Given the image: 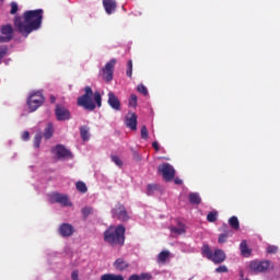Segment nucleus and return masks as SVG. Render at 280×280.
<instances>
[{
	"instance_id": "1",
	"label": "nucleus",
	"mask_w": 280,
	"mask_h": 280,
	"mask_svg": "<svg viewBox=\"0 0 280 280\" xmlns=\"http://www.w3.org/2000/svg\"><path fill=\"white\" fill-rule=\"evenodd\" d=\"M43 9L25 11L23 16L14 19V27L16 32L27 38L32 32L40 30L43 25Z\"/></svg>"
},
{
	"instance_id": "2",
	"label": "nucleus",
	"mask_w": 280,
	"mask_h": 280,
	"mask_svg": "<svg viewBox=\"0 0 280 280\" xmlns=\"http://www.w3.org/2000/svg\"><path fill=\"white\" fill-rule=\"evenodd\" d=\"M83 91L84 94L77 100L78 106L90 113H93L95 108H102V94L100 92L96 91L93 93V89L89 85L85 86Z\"/></svg>"
},
{
	"instance_id": "3",
	"label": "nucleus",
	"mask_w": 280,
	"mask_h": 280,
	"mask_svg": "<svg viewBox=\"0 0 280 280\" xmlns=\"http://www.w3.org/2000/svg\"><path fill=\"white\" fill-rule=\"evenodd\" d=\"M104 242L109 244V246H124L126 242V228L121 224L115 226H109L104 232Z\"/></svg>"
},
{
	"instance_id": "4",
	"label": "nucleus",
	"mask_w": 280,
	"mask_h": 280,
	"mask_svg": "<svg viewBox=\"0 0 280 280\" xmlns=\"http://www.w3.org/2000/svg\"><path fill=\"white\" fill-rule=\"evenodd\" d=\"M201 253L203 257H207L209 261H212V264L219 265L223 264V261H226V254L222 249H214L212 250L209 245H203L201 247Z\"/></svg>"
},
{
	"instance_id": "5",
	"label": "nucleus",
	"mask_w": 280,
	"mask_h": 280,
	"mask_svg": "<svg viewBox=\"0 0 280 280\" xmlns=\"http://www.w3.org/2000/svg\"><path fill=\"white\" fill-rule=\"evenodd\" d=\"M42 104H45V96L43 95V92L37 91L30 95L27 100V105L32 113L38 110Z\"/></svg>"
},
{
	"instance_id": "6",
	"label": "nucleus",
	"mask_w": 280,
	"mask_h": 280,
	"mask_svg": "<svg viewBox=\"0 0 280 280\" xmlns=\"http://www.w3.org/2000/svg\"><path fill=\"white\" fill-rule=\"evenodd\" d=\"M112 218L119 220V222H128L130 220V213L126 210V206L117 203L110 211Z\"/></svg>"
},
{
	"instance_id": "7",
	"label": "nucleus",
	"mask_w": 280,
	"mask_h": 280,
	"mask_svg": "<svg viewBox=\"0 0 280 280\" xmlns=\"http://www.w3.org/2000/svg\"><path fill=\"white\" fill-rule=\"evenodd\" d=\"M158 172L163 176L166 183L174 180V177L176 176V170L170 163L160 164Z\"/></svg>"
},
{
	"instance_id": "8",
	"label": "nucleus",
	"mask_w": 280,
	"mask_h": 280,
	"mask_svg": "<svg viewBox=\"0 0 280 280\" xmlns=\"http://www.w3.org/2000/svg\"><path fill=\"white\" fill-rule=\"evenodd\" d=\"M115 65H117V59H112L102 69L101 77L105 82H113V73H115Z\"/></svg>"
},
{
	"instance_id": "9",
	"label": "nucleus",
	"mask_w": 280,
	"mask_h": 280,
	"mask_svg": "<svg viewBox=\"0 0 280 280\" xmlns=\"http://www.w3.org/2000/svg\"><path fill=\"white\" fill-rule=\"evenodd\" d=\"M270 268V261L268 260H252L249 262V270L254 272V275H259L261 272H266Z\"/></svg>"
},
{
	"instance_id": "10",
	"label": "nucleus",
	"mask_w": 280,
	"mask_h": 280,
	"mask_svg": "<svg viewBox=\"0 0 280 280\" xmlns=\"http://www.w3.org/2000/svg\"><path fill=\"white\" fill-rule=\"evenodd\" d=\"M48 202L50 205H61V207H69V196L60 192H51L48 195Z\"/></svg>"
},
{
	"instance_id": "11",
	"label": "nucleus",
	"mask_w": 280,
	"mask_h": 280,
	"mask_svg": "<svg viewBox=\"0 0 280 280\" xmlns=\"http://www.w3.org/2000/svg\"><path fill=\"white\" fill-rule=\"evenodd\" d=\"M0 43H10L14 38V27L12 24H5L0 27Z\"/></svg>"
},
{
	"instance_id": "12",
	"label": "nucleus",
	"mask_w": 280,
	"mask_h": 280,
	"mask_svg": "<svg viewBox=\"0 0 280 280\" xmlns=\"http://www.w3.org/2000/svg\"><path fill=\"white\" fill-rule=\"evenodd\" d=\"M107 97V104L110 106V108H113V110H121V101H119L117 95H115L113 92H108Z\"/></svg>"
},
{
	"instance_id": "13",
	"label": "nucleus",
	"mask_w": 280,
	"mask_h": 280,
	"mask_svg": "<svg viewBox=\"0 0 280 280\" xmlns=\"http://www.w3.org/2000/svg\"><path fill=\"white\" fill-rule=\"evenodd\" d=\"M113 266L115 270H118V272H124V270H128V268H130V262L124 258H117Z\"/></svg>"
},
{
	"instance_id": "14",
	"label": "nucleus",
	"mask_w": 280,
	"mask_h": 280,
	"mask_svg": "<svg viewBox=\"0 0 280 280\" xmlns=\"http://www.w3.org/2000/svg\"><path fill=\"white\" fill-rule=\"evenodd\" d=\"M55 114H56L58 121H65V120L69 119V117L71 115L69 113V110L65 109V107H60V105L56 106Z\"/></svg>"
},
{
	"instance_id": "15",
	"label": "nucleus",
	"mask_w": 280,
	"mask_h": 280,
	"mask_svg": "<svg viewBox=\"0 0 280 280\" xmlns=\"http://www.w3.org/2000/svg\"><path fill=\"white\" fill-rule=\"evenodd\" d=\"M52 154H56L57 159H65L66 156H69V150H67L65 145L58 144L52 149Z\"/></svg>"
},
{
	"instance_id": "16",
	"label": "nucleus",
	"mask_w": 280,
	"mask_h": 280,
	"mask_svg": "<svg viewBox=\"0 0 280 280\" xmlns=\"http://www.w3.org/2000/svg\"><path fill=\"white\" fill-rule=\"evenodd\" d=\"M125 124L130 130H137V114L129 113L126 117Z\"/></svg>"
},
{
	"instance_id": "17",
	"label": "nucleus",
	"mask_w": 280,
	"mask_h": 280,
	"mask_svg": "<svg viewBox=\"0 0 280 280\" xmlns=\"http://www.w3.org/2000/svg\"><path fill=\"white\" fill-rule=\"evenodd\" d=\"M103 7L106 14H113L117 10V1L115 0H103Z\"/></svg>"
},
{
	"instance_id": "18",
	"label": "nucleus",
	"mask_w": 280,
	"mask_h": 280,
	"mask_svg": "<svg viewBox=\"0 0 280 280\" xmlns=\"http://www.w3.org/2000/svg\"><path fill=\"white\" fill-rule=\"evenodd\" d=\"M221 231H223L224 233L219 235L218 242L220 244H226L229 237H231V230H229V225L223 224L221 226Z\"/></svg>"
},
{
	"instance_id": "19",
	"label": "nucleus",
	"mask_w": 280,
	"mask_h": 280,
	"mask_svg": "<svg viewBox=\"0 0 280 280\" xmlns=\"http://www.w3.org/2000/svg\"><path fill=\"white\" fill-rule=\"evenodd\" d=\"M240 250H241V255L242 257H250V255H253V249H250L248 247V243L246 242V240H243L240 244Z\"/></svg>"
},
{
	"instance_id": "20",
	"label": "nucleus",
	"mask_w": 280,
	"mask_h": 280,
	"mask_svg": "<svg viewBox=\"0 0 280 280\" xmlns=\"http://www.w3.org/2000/svg\"><path fill=\"white\" fill-rule=\"evenodd\" d=\"M59 234L61 235V237H71V224L62 223L59 226Z\"/></svg>"
},
{
	"instance_id": "21",
	"label": "nucleus",
	"mask_w": 280,
	"mask_h": 280,
	"mask_svg": "<svg viewBox=\"0 0 280 280\" xmlns=\"http://www.w3.org/2000/svg\"><path fill=\"white\" fill-rule=\"evenodd\" d=\"M91 128H89V126H82L80 128V135H81V139L82 141H89V139H91Z\"/></svg>"
},
{
	"instance_id": "22",
	"label": "nucleus",
	"mask_w": 280,
	"mask_h": 280,
	"mask_svg": "<svg viewBox=\"0 0 280 280\" xmlns=\"http://www.w3.org/2000/svg\"><path fill=\"white\" fill-rule=\"evenodd\" d=\"M188 200L190 205H200L202 202V199L200 198V195H198V192H190L188 195Z\"/></svg>"
},
{
	"instance_id": "23",
	"label": "nucleus",
	"mask_w": 280,
	"mask_h": 280,
	"mask_svg": "<svg viewBox=\"0 0 280 280\" xmlns=\"http://www.w3.org/2000/svg\"><path fill=\"white\" fill-rule=\"evenodd\" d=\"M170 259V250H162L158 255V264H166Z\"/></svg>"
},
{
	"instance_id": "24",
	"label": "nucleus",
	"mask_w": 280,
	"mask_h": 280,
	"mask_svg": "<svg viewBox=\"0 0 280 280\" xmlns=\"http://www.w3.org/2000/svg\"><path fill=\"white\" fill-rule=\"evenodd\" d=\"M101 280H124V276L115 273H105L101 277Z\"/></svg>"
},
{
	"instance_id": "25",
	"label": "nucleus",
	"mask_w": 280,
	"mask_h": 280,
	"mask_svg": "<svg viewBox=\"0 0 280 280\" xmlns=\"http://www.w3.org/2000/svg\"><path fill=\"white\" fill-rule=\"evenodd\" d=\"M50 137H54V124L48 122L44 131V138L49 139Z\"/></svg>"
},
{
	"instance_id": "26",
	"label": "nucleus",
	"mask_w": 280,
	"mask_h": 280,
	"mask_svg": "<svg viewBox=\"0 0 280 280\" xmlns=\"http://www.w3.org/2000/svg\"><path fill=\"white\" fill-rule=\"evenodd\" d=\"M75 188L77 191H79L80 194H86V191H89V187H86V184L81 180L75 183Z\"/></svg>"
},
{
	"instance_id": "27",
	"label": "nucleus",
	"mask_w": 280,
	"mask_h": 280,
	"mask_svg": "<svg viewBox=\"0 0 280 280\" xmlns=\"http://www.w3.org/2000/svg\"><path fill=\"white\" fill-rule=\"evenodd\" d=\"M229 224L234 231H240V220L237 217H231L229 219Z\"/></svg>"
},
{
	"instance_id": "28",
	"label": "nucleus",
	"mask_w": 280,
	"mask_h": 280,
	"mask_svg": "<svg viewBox=\"0 0 280 280\" xmlns=\"http://www.w3.org/2000/svg\"><path fill=\"white\" fill-rule=\"evenodd\" d=\"M81 213H82V217L84 218V220H86V218H89L93 213V208L84 207V208H82Z\"/></svg>"
},
{
	"instance_id": "29",
	"label": "nucleus",
	"mask_w": 280,
	"mask_h": 280,
	"mask_svg": "<svg viewBox=\"0 0 280 280\" xmlns=\"http://www.w3.org/2000/svg\"><path fill=\"white\" fill-rule=\"evenodd\" d=\"M207 220L208 222H217L218 220V211L213 210V211H210L207 215Z\"/></svg>"
},
{
	"instance_id": "30",
	"label": "nucleus",
	"mask_w": 280,
	"mask_h": 280,
	"mask_svg": "<svg viewBox=\"0 0 280 280\" xmlns=\"http://www.w3.org/2000/svg\"><path fill=\"white\" fill-rule=\"evenodd\" d=\"M268 255H277L279 253V247L275 245H269L267 247Z\"/></svg>"
},
{
	"instance_id": "31",
	"label": "nucleus",
	"mask_w": 280,
	"mask_h": 280,
	"mask_svg": "<svg viewBox=\"0 0 280 280\" xmlns=\"http://www.w3.org/2000/svg\"><path fill=\"white\" fill-rule=\"evenodd\" d=\"M43 141V136L40 133H37L34 137V148H40V142Z\"/></svg>"
},
{
	"instance_id": "32",
	"label": "nucleus",
	"mask_w": 280,
	"mask_h": 280,
	"mask_svg": "<svg viewBox=\"0 0 280 280\" xmlns=\"http://www.w3.org/2000/svg\"><path fill=\"white\" fill-rule=\"evenodd\" d=\"M5 56H8V46H0V65Z\"/></svg>"
},
{
	"instance_id": "33",
	"label": "nucleus",
	"mask_w": 280,
	"mask_h": 280,
	"mask_svg": "<svg viewBox=\"0 0 280 280\" xmlns=\"http://www.w3.org/2000/svg\"><path fill=\"white\" fill-rule=\"evenodd\" d=\"M112 161L113 163H115V165H117L118 167H122L124 162L121 161V159H119V156L117 155H112Z\"/></svg>"
},
{
	"instance_id": "34",
	"label": "nucleus",
	"mask_w": 280,
	"mask_h": 280,
	"mask_svg": "<svg viewBox=\"0 0 280 280\" xmlns=\"http://www.w3.org/2000/svg\"><path fill=\"white\" fill-rule=\"evenodd\" d=\"M137 91L144 96L148 95V88H145V85H143V84H139L137 86Z\"/></svg>"
},
{
	"instance_id": "35",
	"label": "nucleus",
	"mask_w": 280,
	"mask_h": 280,
	"mask_svg": "<svg viewBox=\"0 0 280 280\" xmlns=\"http://www.w3.org/2000/svg\"><path fill=\"white\" fill-rule=\"evenodd\" d=\"M140 279L141 280H153L154 277L150 272H142V273H140Z\"/></svg>"
},
{
	"instance_id": "36",
	"label": "nucleus",
	"mask_w": 280,
	"mask_h": 280,
	"mask_svg": "<svg viewBox=\"0 0 280 280\" xmlns=\"http://www.w3.org/2000/svg\"><path fill=\"white\" fill-rule=\"evenodd\" d=\"M127 75H128V78H132V60H129L128 62H127Z\"/></svg>"
},
{
	"instance_id": "37",
	"label": "nucleus",
	"mask_w": 280,
	"mask_h": 280,
	"mask_svg": "<svg viewBox=\"0 0 280 280\" xmlns=\"http://www.w3.org/2000/svg\"><path fill=\"white\" fill-rule=\"evenodd\" d=\"M129 106L133 107L137 106V94H131L129 100Z\"/></svg>"
},
{
	"instance_id": "38",
	"label": "nucleus",
	"mask_w": 280,
	"mask_h": 280,
	"mask_svg": "<svg viewBox=\"0 0 280 280\" xmlns=\"http://www.w3.org/2000/svg\"><path fill=\"white\" fill-rule=\"evenodd\" d=\"M172 233H175L176 235H183L185 233V228H172Z\"/></svg>"
},
{
	"instance_id": "39",
	"label": "nucleus",
	"mask_w": 280,
	"mask_h": 280,
	"mask_svg": "<svg viewBox=\"0 0 280 280\" xmlns=\"http://www.w3.org/2000/svg\"><path fill=\"white\" fill-rule=\"evenodd\" d=\"M148 137H149V132H148V127H145V126H142V128H141V139H148Z\"/></svg>"
},
{
	"instance_id": "40",
	"label": "nucleus",
	"mask_w": 280,
	"mask_h": 280,
	"mask_svg": "<svg viewBox=\"0 0 280 280\" xmlns=\"http://www.w3.org/2000/svg\"><path fill=\"white\" fill-rule=\"evenodd\" d=\"M16 12H19V4H16V2H12L10 14H16Z\"/></svg>"
},
{
	"instance_id": "41",
	"label": "nucleus",
	"mask_w": 280,
	"mask_h": 280,
	"mask_svg": "<svg viewBox=\"0 0 280 280\" xmlns=\"http://www.w3.org/2000/svg\"><path fill=\"white\" fill-rule=\"evenodd\" d=\"M215 272H218V273L229 272V268H228L225 265H222V266H219V267L215 269Z\"/></svg>"
},
{
	"instance_id": "42",
	"label": "nucleus",
	"mask_w": 280,
	"mask_h": 280,
	"mask_svg": "<svg viewBox=\"0 0 280 280\" xmlns=\"http://www.w3.org/2000/svg\"><path fill=\"white\" fill-rule=\"evenodd\" d=\"M147 189H148V195H149V196H152V191H154V190L156 189V185H154V184H149L148 187H147Z\"/></svg>"
},
{
	"instance_id": "43",
	"label": "nucleus",
	"mask_w": 280,
	"mask_h": 280,
	"mask_svg": "<svg viewBox=\"0 0 280 280\" xmlns=\"http://www.w3.org/2000/svg\"><path fill=\"white\" fill-rule=\"evenodd\" d=\"M22 139L23 141H27L30 139V131H23Z\"/></svg>"
},
{
	"instance_id": "44",
	"label": "nucleus",
	"mask_w": 280,
	"mask_h": 280,
	"mask_svg": "<svg viewBox=\"0 0 280 280\" xmlns=\"http://www.w3.org/2000/svg\"><path fill=\"white\" fill-rule=\"evenodd\" d=\"M129 280H141V276L140 275H137V273H133L129 277Z\"/></svg>"
},
{
	"instance_id": "45",
	"label": "nucleus",
	"mask_w": 280,
	"mask_h": 280,
	"mask_svg": "<svg viewBox=\"0 0 280 280\" xmlns=\"http://www.w3.org/2000/svg\"><path fill=\"white\" fill-rule=\"evenodd\" d=\"M71 279H72V280H80V279H79V276H78V271H73V272L71 273Z\"/></svg>"
},
{
	"instance_id": "46",
	"label": "nucleus",
	"mask_w": 280,
	"mask_h": 280,
	"mask_svg": "<svg viewBox=\"0 0 280 280\" xmlns=\"http://www.w3.org/2000/svg\"><path fill=\"white\" fill-rule=\"evenodd\" d=\"M152 147L154 148L155 152H159V150H160L159 142H156V141L153 142Z\"/></svg>"
},
{
	"instance_id": "47",
	"label": "nucleus",
	"mask_w": 280,
	"mask_h": 280,
	"mask_svg": "<svg viewBox=\"0 0 280 280\" xmlns=\"http://www.w3.org/2000/svg\"><path fill=\"white\" fill-rule=\"evenodd\" d=\"M175 185H180L183 183V179L175 178L174 179Z\"/></svg>"
},
{
	"instance_id": "48",
	"label": "nucleus",
	"mask_w": 280,
	"mask_h": 280,
	"mask_svg": "<svg viewBox=\"0 0 280 280\" xmlns=\"http://www.w3.org/2000/svg\"><path fill=\"white\" fill-rule=\"evenodd\" d=\"M50 103H51V104H56V96L50 95Z\"/></svg>"
}]
</instances>
